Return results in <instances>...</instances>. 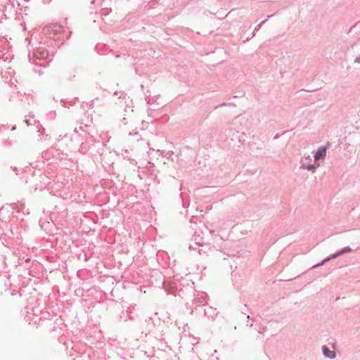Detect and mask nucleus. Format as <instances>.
<instances>
[{"instance_id": "nucleus-13", "label": "nucleus", "mask_w": 360, "mask_h": 360, "mask_svg": "<svg viewBox=\"0 0 360 360\" xmlns=\"http://www.w3.org/2000/svg\"><path fill=\"white\" fill-rule=\"evenodd\" d=\"M354 63H360V56L355 58Z\"/></svg>"}, {"instance_id": "nucleus-5", "label": "nucleus", "mask_w": 360, "mask_h": 360, "mask_svg": "<svg viewBox=\"0 0 360 360\" xmlns=\"http://www.w3.org/2000/svg\"><path fill=\"white\" fill-rule=\"evenodd\" d=\"M77 72V69L75 67L70 66L67 68L65 71V75L68 79L71 80L72 79L75 77V73Z\"/></svg>"}, {"instance_id": "nucleus-12", "label": "nucleus", "mask_w": 360, "mask_h": 360, "mask_svg": "<svg viewBox=\"0 0 360 360\" xmlns=\"http://www.w3.org/2000/svg\"><path fill=\"white\" fill-rule=\"evenodd\" d=\"M360 27V20L356 22L353 27H352L349 30V32H352L353 29H356V28H359Z\"/></svg>"}, {"instance_id": "nucleus-8", "label": "nucleus", "mask_w": 360, "mask_h": 360, "mask_svg": "<svg viewBox=\"0 0 360 360\" xmlns=\"http://www.w3.org/2000/svg\"><path fill=\"white\" fill-rule=\"evenodd\" d=\"M352 250L349 247H345L339 250L341 255L352 252Z\"/></svg>"}, {"instance_id": "nucleus-17", "label": "nucleus", "mask_w": 360, "mask_h": 360, "mask_svg": "<svg viewBox=\"0 0 360 360\" xmlns=\"http://www.w3.org/2000/svg\"><path fill=\"white\" fill-rule=\"evenodd\" d=\"M16 170H17L16 167H14L13 171H16Z\"/></svg>"}, {"instance_id": "nucleus-15", "label": "nucleus", "mask_w": 360, "mask_h": 360, "mask_svg": "<svg viewBox=\"0 0 360 360\" xmlns=\"http://www.w3.org/2000/svg\"><path fill=\"white\" fill-rule=\"evenodd\" d=\"M224 105H226V103H224L221 104L219 106H224Z\"/></svg>"}, {"instance_id": "nucleus-2", "label": "nucleus", "mask_w": 360, "mask_h": 360, "mask_svg": "<svg viewBox=\"0 0 360 360\" xmlns=\"http://www.w3.org/2000/svg\"><path fill=\"white\" fill-rule=\"evenodd\" d=\"M326 150L327 148L326 146L319 147L314 156L315 161L324 159L326 156Z\"/></svg>"}, {"instance_id": "nucleus-4", "label": "nucleus", "mask_w": 360, "mask_h": 360, "mask_svg": "<svg viewBox=\"0 0 360 360\" xmlns=\"http://www.w3.org/2000/svg\"><path fill=\"white\" fill-rule=\"evenodd\" d=\"M340 256H341V255H340V252L338 251L337 252H335V253L330 255L327 258L324 259L321 262L312 266L311 268L314 269V268H317V267H319L321 266H323L324 264H326V262H329L330 259H335V258H337V257H338Z\"/></svg>"}, {"instance_id": "nucleus-3", "label": "nucleus", "mask_w": 360, "mask_h": 360, "mask_svg": "<svg viewBox=\"0 0 360 360\" xmlns=\"http://www.w3.org/2000/svg\"><path fill=\"white\" fill-rule=\"evenodd\" d=\"M322 352H323V354L326 358H329L330 359H334L336 357V352L335 351L330 350L326 345L322 346Z\"/></svg>"}, {"instance_id": "nucleus-9", "label": "nucleus", "mask_w": 360, "mask_h": 360, "mask_svg": "<svg viewBox=\"0 0 360 360\" xmlns=\"http://www.w3.org/2000/svg\"><path fill=\"white\" fill-rule=\"evenodd\" d=\"M267 20V19H266L265 20L261 22L255 29V31L252 32V37H253L255 35V31H258L261 27L263 25V24H264L266 22V21Z\"/></svg>"}, {"instance_id": "nucleus-14", "label": "nucleus", "mask_w": 360, "mask_h": 360, "mask_svg": "<svg viewBox=\"0 0 360 360\" xmlns=\"http://www.w3.org/2000/svg\"><path fill=\"white\" fill-rule=\"evenodd\" d=\"M117 105H119V106H120V108H123V107H124V106H125V105L122 103V101H120L118 103H117Z\"/></svg>"}, {"instance_id": "nucleus-1", "label": "nucleus", "mask_w": 360, "mask_h": 360, "mask_svg": "<svg viewBox=\"0 0 360 360\" xmlns=\"http://www.w3.org/2000/svg\"><path fill=\"white\" fill-rule=\"evenodd\" d=\"M281 62L285 65V72H294L299 69V60L294 56L287 55L283 56L281 59Z\"/></svg>"}, {"instance_id": "nucleus-10", "label": "nucleus", "mask_w": 360, "mask_h": 360, "mask_svg": "<svg viewBox=\"0 0 360 360\" xmlns=\"http://www.w3.org/2000/svg\"><path fill=\"white\" fill-rule=\"evenodd\" d=\"M115 95H119V99H122V96H123V99L125 98V96L126 95L124 94V93L123 92H120V93H117V91L115 92Z\"/></svg>"}, {"instance_id": "nucleus-16", "label": "nucleus", "mask_w": 360, "mask_h": 360, "mask_svg": "<svg viewBox=\"0 0 360 360\" xmlns=\"http://www.w3.org/2000/svg\"><path fill=\"white\" fill-rule=\"evenodd\" d=\"M306 159H309V160H311L310 155H309L307 157H306Z\"/></svg>"}, {"instance_id": "nucleus-11", "label": "nucleus", "mask_w": 360, "mask_h": 360, "mask_svg": "<svg viewBox=\"0 0 360 360\" xmlns=\"http://www.w3.org/2000/svg\"><path fill=\"white\" fill-rule=\"evenodd\" d=\"M360 46V37H357V40L354 43V44L352 45V47H354V46Z\"/></svg>"}, {"instance_id": "nucleus-7", "label": "nucleus", "mask_w": 360, "mask_h": 360, "mask_svg": "<svg viewBox=\"0 0 360 360\" xmlns=\"http://www.w3.org/2000/svg\"><path fill=\"white\" fill-rule=\"evenodd\" d=\"M245 120V118L243 117H241V116H237L234 120L233 121V124L235 125V126H237L238 125V123L239 124H242V121H244Z\"/></svg>"}, {"instance_id": "nucleus-6", "label": "nucleus", "mask_w": 360, "mask_h": 360, "mask_svg": "<svg viewBox=\"0 0 360 360\" xmlns=\"http://www.w3.org/2000/svg\"><path fill=\"white\" fill-rule=\"evenodd\" d=\"M317 166H316L314 164H309L305 165L303 162H301L300 169H305L309 171H311L312 172H314L316 171Z\"/></svg>"}]
</instances>
